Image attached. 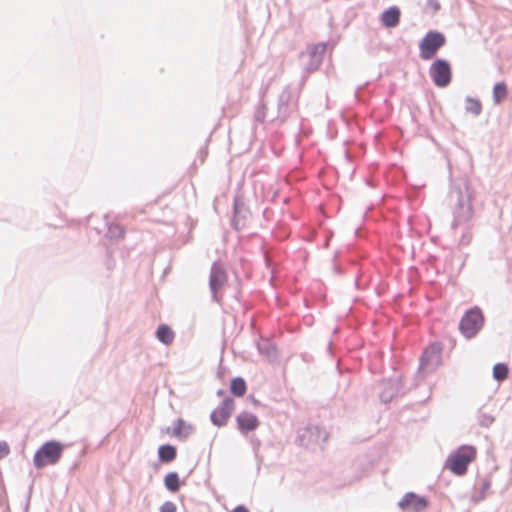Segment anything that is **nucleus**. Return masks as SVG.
I'll use <instances>...</instances> for the list:
<instances>
[{
	"label": "nucleus",
	"instance_id": "11",
	"mask_svg": "<svg viewBox=\"0 0 512 512\" xmlns=\"http://www.w3.org/2000/svg\"><path fill=\"white\" fill-rule=\"evenodd\" d=\"M429 505V501L424 496H419L414 492H407L398 502V507L404 511L422 512Z\"/></svg>",
	"mask_w": 512,
	"mask_h": 512
},
{
	"label": "nucleus",
	"instance_id": "5",
	"mask_svg": "<svg viewBox=\"0 0 512 512\" xmlns=\"http://www.w3.org/2000/svg\"><path fill=\"white\" fill-rule=\"evenodd\" d=\"M484 316L479 307H473L465 312L459 322L460 332L468 339L473 338L482 329Z\"/></svg>",
	"mask_w": 512,
	"mask_h": 512
},
{
	"label": "nucleus",
	"instance_id": "22",
	"mask_svg": "<svg viewBox=\"0 0 512 512\" xmlns=\"http://www.w3.org/2000/svg\"><path fill=\"white\" fill-rule=\"evenodd\" d=\"M465 111L474 116H479L482 112V104L478 99L468 96L465 99Z\"/></svg>",
	"mask_w": 512,
	"mask_h": 512
},
{
	"label": "nucleus",
	"instance_id": "9",
	"mask_svg": "<svg viewBox=\"0 0 512 512\" xmlns=\"http://www.w3.org/2000/svg\"><path fill=\"white\" fill-rule=\"evenodd\" d=\"M228 276L224 266L219 262H214L211 266L209 277V288L213 301H218V292L227 282Z\"/></svg>",
	"mask_w": 512,
	"mask_h": 512
},
{
	"label": "nucleus",
	"instance_id": "4",
	"mask_svg": "<svg viewBox=\"0 0 512 512\" xmlns=\"http://www.w3.org/2000/svg\"><path fill=\"white\" fill-rule=\"evenodd\" d=\"M446 44V37L442 32L429 30L419 43V56L422 60L432 59Z\"/></svg>",
	"mask_w": 512,
	"mask_h": 512
},
{
	"label": "nucleus",
	"instance_id": "13",
	"mask_svg": "<svg viewBox=\"0 0 512 512\" xmlns=\"http://www.w3.org/2000/svg\"><path fill=\"white\" fill-rule=\"evenodd\" d=\"M237 428L242 434H247L256 430L260 421L258 417L250 412L242 411L236 416Z\"/></svg>",
	"mask_w": 512,
	"mask_h": 512
},
{
	"label": "nucleus",
	"instance_id": "17",
	"mask_svg": "<svg viewBox=\"0 0 512 512\" xmlns=\"http://www.w3.org/2000/svg\"><path fill=\"white\" fill-rule=\"evenodd\" d=\"M177 449L171 444H164L158 448V458L162 463H170L176 459Z\"/></svg>",
	"mask_w": 512,
	"mask_h": 512
},
{
	"label": "nucleus",
	"instance_id": "7",
	"mask_svg": "<svg viewBox=\"0 0 512 512\" xmlns=\"http://www.w3.org/2000/svg\"><path fill=\"white\" fill-rule=\"evenodd\" d=\"M429 76L436 87L449 86L452 81V68L449 61L437 58L429 68Z\"/></svg>",
	"mask_w": 512,
	"mask_h": 512
},
{
	"label": "nucleus",
	"instance_id": "32",
	"mask_svg": "<svg viewBox=\"0 0 512 512\" xmlns=\"http://www.w3.org/2000/svg\"><path fill=\"white\" fill-rule=\"evenodd\" d=\"M321 63L322 62H320L319 59H312V58H310L309 62L305 66V69L308 72H313V71H315L320 66Z\"/></svg>",
	"mask_w": 512,
	"mask_h": 512
},
{
	"label": "nucleus",
	"instance_id": "27",
	"mask_svg": "<svg viewBox=\"0 0 512 512\" xmlns=\"http://www.w3.org/2000/svg\"><path fill=\"white\" fill-rule=\"evenodd\" d=\"M325 52H326V44L319 43L312 47V49L309 52V58L319 59L320 62H322Z\"/></svg>",
	"mask_w": 512,
	"mask_h": 512
},
{
	"label": "nucleus",
	"instance_id": "21",
	"mask_svg": "<svg viewBox=\"0 0 512 512\" xmlns=\"http://www.w3.org/2000/svg\"><path fill=\"white\" fill-rule=\"evenodd\" d=\"M164 486L168 491H170L172 493L179 491L180 486H181V481H180L178 473L177 472H169L164 478Z\"/></svg>",
	"mask_w": 512,
	"mask_h": 512
},
{
	"label": "nucleus",
	"instance_id": "28",
	"mask_svg": "<svg viewBox=\"0 0 512 512\" xmlns=\"http://www.w3.org/2000/svg\"><path fill=\"white\" fill-rule=\"evenodd\" d=\"M477 419L479 425L485 428H488L494 422V417L484 412L482 409H479Z\"/></svg>",
	"mask_w": 512,
	"mask_h": 512
},
{
	"label": "nucleus",
	"instance_id": "37",
	"mask_svg": "<svg viewBox=\"0 0 512 512\" xmlns=\"http://www.w3.org/2000/svg\"><path fill=\"white\" fill-rule=\"evenodd\" d=\"M469 241L465 242L464 238L461 240V243H468Z\"/></svg>",
	"mask_w": 512,
	"mask_h": 512
},
{
	"label": "nucleus",
	"instance_id": "30",
	"mask_svg": "<svg viewBox=\"0 0 512 512\" xmlns=\"http://www.w3.org/2000/svg\"><path fill=\"white\" fill-rule=\"evenodd\" d=\"M257 348L261 354L266 356H271L275 351L274 346L268 341L259 342Z\"/></svg>",
	"mask_w": 512,
	"mask_h": 512
},
{
	"label": "nucleus",
	"instance_id": "6",
	"mask_svg": "<svg viewBox=\"0 0 512 512\" xmlns=\"http://www.w3.org/2000/svg\"><path fill=\"white\" fill-rule=\"evenodd\" d=\"M329 437L328 432L317 425H307L298 431L296 442L303 447L324 444Z\"/></svg>",
	"mask_w": 512,
	"mask_h": 512
},
{
	"label": "nucleus",
	"instance_id": "15",
	"mask_svg": "<svg viewBox=\"0 0 512 512\" xmlns=\"http://www.w3.org/2000/svg\"><path fill=\"white\" fill-rule=\"evenodd\" d=\"M401 18V11L397 6H391L384 10L381 14L380 20L384 27L394 28L398 26Z\"/></svg>",
	"mask_w": 512,
	"mask_h": 512
},
{
	"label": "nucleus",
	"instance_id": "31",
	"mask_svg": "<svg viewBox=\"0 0 512 512\" xmlns=\"http://www.w3.org/2000/svg\"><path fill=\"white\" fill-rule=\"evenodd\" d=\"M177 507L172 501L164 502L160 507V512H176Z\"/></svg>",
	"mask_w": 512,
	"mask_h": 512
},
{
	"label": "nucleus",
	"instance_id": "12",
	"mask_svg": "<svg viewBox=\"0 0 512 512\" xmlns=\"http://www.w3.org/2000/svg\"><path fill=\"white\" fill-rule=\"evenodd\" d=\"M383 385L384 388L380 392L379 397L381 402L385 404L390 403L400 393H404L401 376L391 377Z\"/></svg>",
	"mask_w": 512,
	"mask_h": 512
},
{
	"label": "nucleus",
	"instance_id": "33",
	"mask_svg": "<svg viewBox=\"0 0 512 512\" xmlns=\"http://www.w3.org/2000/svg\"><path fill=\"white\" fill-rule=\"evenodd\" d=\"M10 453V448L5 441H0V459L6 457Z\"/></svg>",
	"mask_w": 512,
	"mask_h": 512
},
{
	"label": "nucleus",
	"instance_id": "20",
	"mask_svg": "<svg viewBox=\"0 0 512 512\" xmlns=\"http://www.w3.org/2000/svg\"><path fill=\"white\" fill-rule=\"evenodd\" d=\"M247 385L244 378L238 376L231 380L230 383V392L235 397H242L246 394Z\"/></svg>",
	"mask_w": 512,
	"mask_h": 512
},
{
	"label": "nucleus",
	"instance_id": "36",
	"mask_svg": "<svg viewBox=\"0 0 512 512\" xmlns=\"http://www.w3.org/2000/svg\"><path fill=\"white\" fill-rule=\"evenodd\" d=\"M224 394H225V391H224V390H222V389H220V390H218V391H217V395H218V396H223Z\"/></svg>",
	"mask_w": 512,
	"mask_h": 512
},
{
	"label": "nucleus",
	"instance_id": "3",
	"mask_svg": "<svg viewBox=\"0 0 512 512\" xmlns=\"http://www.w3.org/2000/svg\"><path fill=\"white\" fill-rule=\"evenodd\" d=\"M64 445L56 440L45 442L34 454L33 463L38 469L47 465H54L60 460Z\"/></svg>",
	"mask_w": 512,
	"mask_h": 512
},
{
	"label": "nucleus",
	"instance_id": "1",
	"mask_svg": "<svg viewBox=\"0 0 512 512\" xmlns=\"http://www.w3.org/2000/svg\"><path fill=\"white\" fill-rule=\"evenodd\" d=\"M473 198L474 191L466 177L455 178L451 181L447 203L453 214L451 224L453 229L472 219L474 215Z\"/></svg>",
	"mask_w": 512,
	"mask_h": 512
},
{
	"label": "nucleus",
	"instance_id": "24",
	"mask_svg": "<svg viewBox=\"0 0 512 512\" xmlns=\"http://www.w3.org/2000/svg\"><path fill=\"white\" fill-rule=\"evenodd\" d=\"M508 89L504 82H498L493 87V101L501 103L507 97Z\"/></svg>",
	"mask_w": 512,
	"mask_h": 512
},
{
	"label": "nucleus",
	"instance_id": "26",
	"mask_svg": "<svg viewBox=\"0 0 512 512\" xmlns=\"http://www.w3.org/2000/svg\"><path fill=\"white\" fill-rule=\"evenodd\" d=\"M106 236L110 239H122L124 237V229L118 224H109Z\"/></svg>",
	"mask_w": 512,
	"mask_h": 512
},
{
	"label": "nucleus",
	"instance_id": "10",
	"mask_svg": "<svg viewBox=\"0 0 512 512\" xmlns=\"http://www.w3.org/2000/svg\"><path fill=\"white\" fill-rule=\"evenodd\" d=\"M235 409V401L232 397H226L221 404L210 414V420L213 425L223 427Z\"/></svg>",
	"mask_w": 512,
	"mask_h": 512
},
{
	"label": "nucleus",
	"instance_id": "16",
	"mask_svg": "<svg viewBox=\"0 0 512 512\" xmlns=\"http://www.w3.org/2000/svg\"><path fill=\"white\" fill-rule=\"evenodd\" d=\"M291 100V91L289 88H285L281 91L278 96V118L284 121L288 115L289 103Z\"/></svg>",
	"mask_w": 512,
	"mask_h": 512
},
{
	"label": "nucleus",
	"instance_id": "34",
	"mask_svg": "<svg viewBox=\"0 0 512 512\" xmlns=\"http://www.w3.org/2000/svg\"><path fill=\"white\" fill-rule=\"evenodd\" d=\"M427 6L432 9L433 13H436L440 10V3L438 0H427Z\"/></svg>",
	"mask_w": 512,
	"mask_h": 512
},
{
	"label": "nucleus",
	"instance_id": "2",
	"mask_svg": "<svg viewBox=\"0 0 512 512\" xmlns=\"http://www.w3.org/2000/svg\"><path fill=\"white\" fill-rule=\"evenodd\" d=\"M476 457V449L470 445H462L452 452L445 462V467L449 468L455 475L463 476L467 473L469 464Z\"/></svg>",
	"mask_w": 512,
	"mask_h": 512
},
{
	"label": "nucleus",
	"instance_id": "38",
	"mask_svg": "<svg viewBox=\"0 0 512 512\" xmlns=\"http://www.w3.org/2000/svg\"><path fill=\"white\" fill-rule=\"evenodd\" d=\"M265 260L266 262H268V257L265 255ZM267 265H269V263H267Z\"/></svg>",
	"mask_w": 512,
	"mask_h": 512
},
{
	"label": "nucleus",
	"instance_id": "8",
	"mask_svg": "<svg viewBox=\"0 0 512 512\" xmlns=\"http://www.w3.org/2000/svg\"><path fill=\"white\" fill-rule=\"evenodd\" d=\"M442 345L439 342L430 344L420 357L419 371L423 373L434 372L441 364Z\"/></svg>",
	"mask_w": 512,
	"mask_h": 512
},
{
	"label": "nucleus",
	"instance_id": "25",
	"mask_svg": "<svg viewBox=\"0 0 512 512\" xmlns=\"http://www.w3.org/2000/svg\"><path fill=\"white\" fill-rule=\"evenodd\" d=\"M509 368L505 363H497L493 367V377L495 380L501 382L508 377Z\"/></svg>",
	"mask_w": 512,
	"mask_h": 512
},
{
	"label": "nucleus",
	"instance_id": "14",
	"mask_svg": "<svg viewBox=\"0 0 512 512\" xmlns=\"http://www.w3.org/2000/svg\"><path fill=\"white\" fill-rule=\"evenodd\" d=\"M233 213L232 226L235 230H240L246 225V220L250 216V211L242 201L235 198Z\"/></svg>",
	"mask_w": 512,
	"mask_h": 512
},
{
	"label": "nucleus",
	"instance_id": "29",
	"mask_svg": "<svg viewBox=\"0 0 512 512\" xmlns=\"http://www.w3.org/2000/svg\"><path fill=\"white\" fill-rule=\"evenodd\" d=\"M267 107L265 103L261 102L258 104L256 111L254 113V120L258 123H263L266 118Z\"/></svg>",
	"mask_w": 512,
	"mask_h": 512
},
{
	"label": "nucleus",
	"instance_id": "35",
	"mask_svg": "<svg viewBox=\"0 0 512 512\" xmlns=\"http://www.w3.org/2000/svg\"><path fill=\"white\" fill-rule=\"evenodd\" d=\"M231 512H249V510L244 505H238Z\"/></svg>",
	"mask_w": 512,
	"mask_h": 512
},
{
	"label": "nucleus",
	"instance_id": "18",
	"mask_svg": "<svg viewBox=\"0 0 512 512\" xmlns=\"http://www.w3.org/2000/svg\"><path fill=\"white\" fill-rule=\"evenodd\" d=\"M193 430L194 428L192 425L186 424L182 418H178L174 422L173 436L180 439H186L193 432Z\"/></svg>",
	"mask_w": 512,
	"mask_h": 512
},
{
	"label": "nucleus",
	"instance_id": "19",
	"mask_svg": "<svg viewBox=\"0 0 512 512\" xmlns=\"http://www.w3.org/2000/svg\"><path fill=\"white\" fill-rule=\"evenodd\" d=\"M157 339L164 345H169L174 340L173 330L166 324H161L156 330Z\"/></svg>",
	"mask_w": 512,
	"mask_h": 512
},
{
	"label": "nucleus",
	"instance_id": "23",
	"mask_svg": "<svg viewBox=\"0 0 512 512\" xmlns=\"http://www.w3.org/2000/svg\"><path fill=\"white\" fill-rule=\"evenodd\" d=\"M491 487V479L490 477H485L481 480V486L478 493L472 496V501L474 503H479L486 498V493Z\"/></svg>",
	"mask_w": 512,
	"mask_h": 512
}]
</instances>
